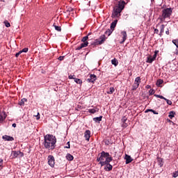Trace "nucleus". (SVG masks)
<instances>
[{"mask_svg":"<svg viewBox=\"0 0 178 178\" xmlns=\"http://www.w3.org/2000/svg\"><path fill=\"white\" fill-rule=\"evenodd\" d=\"M56 144V138L53 135L47 134L44 136V147L47 149H54Z\"/></svg>","mask_w":178,"mask_h":178,"instance_id":"nucleus-1","label":"nucleus"},{"mask_svg":"<svg viewBox=\"0 0 178 178\" xmlns=\"http://www.w3.org/2000/svg\"><path fill=\"white\" fill-rule=\"evenodd\" d=\"M124 5H126V2L124 1H122L121 2H119L118 6H115L113 8V13L111 15V17L113 19H116L118 17H120L122 13V10L124 9Z\"/></svg>","mask_w":178,"mask_h":178,"instance_id":"nucleus-2","label":"nucleus"},{"mask_svg":"<svg viewBox=\"0 0 178 178\" xmlns=\"http://www.w3.org/2000/svg\"><path fill=\"white\" fill-rule=\"evenodd\" d=\"M173 12V10L172 8H168L162 10V17L163 19H166L168 17H170L172 15V13Z\"/></svg>","mask_w":178,"mask_h":178,"instance_id":"nucleus-3","label":"nucleus"},{"mask_svg":"<svg viewBox=\"0 0 178 178\" xmlns=\"http://www.w3.org/2000/svg\"><path fill=\"white\" fill-rule=\"evenodd\" d=\"M113 161V158L112 157V156H111V154H108V156L106 157V160L104 161L99 162V165H101V166H105L106 163H111V162H112Z\"/></svg>","mask_w":178,"mask_h":178,"instance_id":"nucleus-4","label":"nucleus"},{"mask_svg":"<svg viewBox=\"0 0 178 178\" xmlns=\"http://www.w3.org/2000/svg\"><path fill=\"white\" fill-rule=\"evenodd\" d=\"M106 40V36L105 35H102L99 40H95V44L96 45H102L104 42H105V40Z\"/></svg>","mask_w":178,"mask_h":178,"instance_id":"nucleus-5","label":"nucleus"},{"mask_svg":"<svg viewBox=\"0 0 178 178\" xmlns=\"http://www.w3.org/2000/svg\"><path fill=\"white\" fill-rule=\"evenodd\" d=\"M48 159V165L51 166V168H54L55 166V157L52 155H49L47 158Z\"/></svg>","mask_w":178,"mask_h":178,"instance_id":"nucleus-6","label":"nucleus"},{"mask_svg":"<svg viewBox=\"0 0 178 178\" xmlns=\"http://www.w3.org/2000/svg\"><path fill=\"white\" fill-rule=\"evenodd\" d=\"M95 80H97V76L94 74H90L89 78L86 80V81H88V83H94L95 82Z\"/></svg>","mask_w":178,"mask_h":178,"instance_id":"nucleus-7","label":"nucleus"},{"mask_svg":"<svg viewBox=\"0 0 178 178\" xmlns=\"http://www.w3.org/2000/svg\"><path fill=\"white\" fill-rule=\"evenodd\" d=\"M121 34L122 35V40L120 42V44H124V41L127 40V33L125 31H123L121 32Z\"/></svg>","mask_w":178,"mask_h":178,"instance_id":"nucleus-8","label":"nucleus"},{"mask_svg":"<svg viewBox=\"0 0 178 178\" xmlns=\"http://www.w3.org/2000/svg\"><path fill=\"white\" fill-rule=\"evenodd\" d=\"M102 154H104V155L102 156V161L105 162V161H106V158H108V156H109V153L108 152H106L104 151H102L100 153V156H102Z\"/></svg>","mask_w":178,"mask_h":178,"instance_id":"nucleus-9","label":"nucleus"},{"mask_svg":"<svg viewBox=\"0 0 178 178\" xmlns=\"http://www.w3.org/2000/svg\"><path fill=\"white\" fill-rule=\"evenodd\" d=\"M5 119H6V113L5 112H0V124L3 123Z\"/></svg>","mask_w":178,"mask_h":178,"instance_id":"nucleus-10","label":"nucleus"},{"mask_svg":"<svg viewBox=\"0 0 178 178\" xmlns=\"http://www.w3.org/2000/svg\"><path fill=\"white\" fill-rule=\"evenodd\" d=\"M91 131L90 130H86L84 134V137L86 141H90V138L91 137Z\"/></svg>","mask_w":178,"mask_h":178,"instance_id":"nucleus-11","label":"nucleus"},{"mask_svg":"<svg viewBox=\"0 0 178 178\" xmlns=\"http://www.w3.org/2000/svg\"><path fill=\"white\" fill-rule=\"evenodd\" d=\"M105 165L104 170H106V172H111V170L113 169V166L111 165V163H106Z\"/></svg>","mask_w":178,"mask_h":178,"instance_id":"nucleus-12","label":"nucleus"},{"mask_svg":"<svg viewBox=\"0 0 178 178\" xmlns=\"http://www.w3.org/2000/svg\"><path fill=\"white\" fill-rule=\"evenodd\" d=\"M124 159L126 160V165H129V163L133 162V159H131V156H130L129 155L125 154Z\"/></svg>","mask_w":178,"mask_h":178,"instance_id":"nucleus-13","label":"nucleus"},{"mask_svg":"<svg viewBox=\"0 0 178 178\" xmlns=\"http://www.w3.org/2000/svg\"><path fill=\"white\" fill-rule=\"evenodd\" d=\"M3 140H5V141H13L15 138L10 136L5 135L2 136Z\"/></svg>","mask_w":178,"mask_h":178,"instance_id":"nucleus-14","label":"nucleus"},{"mask_svg":"<svg viewBox=\"0 0 178 178\" xmlns=\"http://www.w3.org/2000/svg\"><path fill=\"white\" fill-rule=\"evenodd\" d=\"M118 24V19L114 20L111 24V29L112 31L115 30V27H116V25Z\"/></svg>","mask_w":178,"mask_h":178,"instance_id":"nucleus-15","label":"nucleus"},{"mask_svg":"<svg viewBox=\"0 0 178 178\" xmlns=\"http://www.w3.org/2000/svg\"><path fill=\"white\" fill-rule=\"evenodd\" d=\"M99 111V108L95 107L94 108L88 109L89 113H97V112Z\"/></svg>","mask_w":178,"mask_h":178,"instance_id":"nucleus-16","label":"nucleus"},{"mask_svg":"<svg viewBox=\"0 0 178 178\" xmlns=\"http://www.w3.org/2000/svg\"><path fill=\"white\" fill-rule=\"evenodd\" d=\"M157 161H158V165L160 168H162V166H163V159H162V158H157Z\"/></svg>","mask_w":178,"mask_h":178,"instance_id":"nucleus-17","label":"nucleus"},{"mask_svg":"<svg viewBox=\"0 0 178 178\" xmlns=\"http://www.w3.org/2000/svg\"><path fill=\"white\" fill-rule=\"evenodd\" d=\"M160 33H159V35L160 37H162V35L163 34L164 31H165V25L162 24L160 27Z\"/></svg>","mask_w":178,"mask_h":178,"instance_id":"nucleus-18","label":"nucleus"},{"mask_svg":"<svg viewBox=\"0 0 178 178\" xmlns=\"http://www.w3.org/2000/svg\"><path fill=\"white\" fill-rule=\"evenodd\" d=\"M172 43L177 47L175 54L178 55V40H173Z\"/></svg>","mask_w":178,"mask_h":178,"instance_id":"nucleus-19","label":"nucleus"},{"mask_svg":"<svg viewBox=\"0 0 178 178\" xmlns=\"http://www.w3.org/2000/svg\"><path fill=\"white\" fill-rule=\"evenodd\" d=\"M24 102H27V99L26 98L22 99L19 102V105H20V106H24Z\"/></svg>","mask_w":178,"mask_h":178,"instance_id":"nucleus-20","label":"nucleus"},{"mask_svg":"<svg viewBox=\"0 0 178 178\" xmlns=\"http://www.w3.org/2000/svg\"><path fill=\"white\" fill-rule=\"evenodd\" d=\"M154 60H155L152 58V56H148L147 58L146 62H147V63H152L154 62Z\"/></svg>","mask_w":178,"mask_h":178,"instance_id":"nucleus-21","label":"nucleus"},{"mask_svg":"<svg viewBox=\"0 0 178 178\" xmlns=\"http://www.w3.org/2000/svg\"><path fill=\"white\" fill-rule=\"evenodd\" d=\"M93 120L95 122V123H98L102 120V116L94 118Z\"/></svg>","mask_w":178,"mask_h":178,"instance_id":"nucleus-22","label":"nucleus"},{"mask_svg":"<svg viewBox=\"0 0 178 178\" xmlns=\"http://www.w3.org/2000/svg\"><path fill=\"white\" fill-rule=\"evenodd\" d=\"M53 26L54 27V29L56 31H62V28H60V26H57L56 24L54 23L53 24Z\"/></svg>","mask_w":178,"mask_h":178,"instance_id":"nucleus-23","label":"nucleus"},{"mask_svg":"<svg viewBox=\"0 0 178 178\" xmlns=\"http://www.w3.org/2000/svg\"><path fill=\"white\" fill-rule=\"evenodd\" d=\"M91 35V33H89L86 36H84L81 41L82 42H87V40H88V36Z\"/></svg>","mask_w":178,"mask_h":178,"instance_id":"nucleus-24","label":"nucleus"},{"mask_svg":"<svg viewBox=\"0 0 178 178\" xmlns=\"http://www.w3.org/2000/svg\"><path fill=\"white\" fill-rule=\"evenodd\" d=\"M111 63H112V65H113L114 66H118V65H119V61H118V59L113 58V59L111 60Z\"/></svg>","mask_w":178,"mask_h":178,"instance_id":"nucleus-25","label":"nucleus"},{"mask_svg":"<svg viewBox=\"0 0 178 178\" xmlns=\"http://www.w3.org/2000/svg\"><path fill=\"white\" fill-rule=\"evenodd\" d=\"M140 83H141V78L140 76H138L135 79V84H138L140 86Z\"/></svg>","mask_w":178,"mask_h":178,"instance_id":"nucleus-26","label":"nucleus"},{"mask_svg":"<svg viewBox=\"0 0 178 178\" xmlns=\"http://www.w3.org/2000/svg\"><path fill=\"white\" fill-rule=\"evenodd\" d=\"M74 80V82L76 83V84H80V86L83 84V81H81V79H80L75 78Z\"/></svg>","mask_w":178,"mask_h":178,"instance_id":"nucleus-27","label":"nucleus"},{"mask_svg":"<svg viewBox=\"0 0 178 178\" xmlns=\"http://www.w3.org/2000/svg\"><path fill=\"white\" fill-rule=\"evenodd\" d=\"M175 115H176V113L175 111H170L169 113L168 117L170 118V119H173V118H175Z\"/></svg>","mask_w":178,"mask_h":178,"instance_id":"nucleus-28","label":"nucleus"},{"mask_svg":"<svg viewBox=\"0 0 178 178\" xmlns=\"http://www.w3.org/2000/svg\"><path fill=\"white\" fill-rule=\"evenodd\" d=\"M112 33H113V31H112V29H107L105 31L106 35H108V37H109V35H111V34H112Z\"/></svg>","mask_w":178,"mask_h":178,"instance_id":"nucleus-29","label":"nucleus"},{"mask_svg":"<svg viewBox=\"0 0 178 178\" xmlns=\"http://www.w3.org/2000/svg\"><path fill=\"white\" fill-rule=\"evenodd\" d=\"M66 158H67V161H73V159H74L73 156L70 154H67L66 156Z\"/></svg>","mask_w":178,"mask_h":178,"instance_id":"nucleus-30","label":"nucleus"},{"mask_svg":"<svg viewBox=\"0 0 178 178\" xmlns=\"http://www.w3.org/2000/svg\"><path fill=\"white\" fill-rule=\"evenodd\" d=\"M115 92V88L111 87L109 91L107 92V94H113Z\"/></svg>","mask_w":178,"mask_h":178,"instance_id":"nucleus-31","label":"nucleus"},{"mask_svg":"<svg viewBox=\"0 0 178 178\" xmlns=\"http://www.w3.org/2000/svg\"><path fill=\"white\" fill-rule=\"evenodd\" d=\"M88 42H83L81 44V48H86V47H88Z\"/></svg>","mask_w":178,"mask_h":178,"instance_id":"nucleus-32","label":"nucleus"},{"mask_svg":"<svg viewBox=\"0 0 178 178\" xmlns=\"http://www.w3.org/2000/svg\"><path fill=\"white\" fill-rule=\"evenodd\" d=\"M140 86V85H138V83L137 84V83H134V85H133V86H132V90H134V91H136V89L138 88V87H139Z\"/></svg>","mask_w":178,"mask_h":178,"instance_id":"nucleus-33","label":"nucleus"},{"mask_svg":"<svg viewBox=\"0 0 178 178\" xmlns=\"http://www.w3.org/2000/svg\"><path fill=\"white\" fill-rule=\"evenodd\" d=\"M163 80H162V79H159V80L157 81L156 85H157V86H161V84H163Z\"/></svg>","mask_w":178,"mask_h":178,"instance_id":"nucleus-34","label":"nucleus"},{"mask_svg":"<svg viewBox=\"0 0 178 178\" xmlns=\"http://www.w3.org/2000/svg\"><path fill=\"white\" fill-rule=\"evenodd\" d=\"M102 156H104V153L97 159V162H102Z\"/></svg>","mask_w":178,"mask_h":178,"instance_id":"nucleus-35","label":"nucleus"},{"mask_svg":"<svg viewBox=\"0 0 178 178\" xmlns=\"http://www.w3.org/2000/svg\"><path fill=\"white\" fill-rule=\"evenodd\" d=\"M154 94H155L154 89H150L149 91V95H154Z\"/></svg>","mask_w":178,"mask_h":178,"instance_id":"nucleus-36","label":"nucleus"},{"mask_svg":"<svg viewBox=\"0 0 178 178\" xmlns=\"http://www.w3.org/2000/svg\"><path fill=\"white\" fill-rule=\"evenodd\" d=\"M178 177V171L172 172V177L176 178Z\"/></svg>","mask_w":178,"mask_h":178,"instance_id":"nucleus-37","label":"nucleus"},{"mask_svg":"<svg viewBox=\"0 0 178 178\" xmlns=\"http://www.w3.org/2000/svg\"><path fill=\"white\" fill-rule=\"evenodd\" d=\"M4 24L6 27H10V23H9L8 21H4Z\"/></svg>","mask_w":178,"mask_h":178,"instance_id":"nucleus-38","label":"nucleus"},{"mask_svg":"<svg viewBox=\"0 0 178 178\" xmlns=\"http://www.w3.org/2000/svg\"><path fill=\"white\" fill-rule=\"evenodd\" d=\"M67 12H73L74 9L72 7H67Z\"/></svg>","mask_w":178,"mask_h":178,"instance_id":"nucleus-39","label":"nucleus"},{"mask_svg":"<svg viewBox=\"0 0 178 178\" xmlns=\"http://www.w3.org/2000/svg\"><path fill=\"white\" fill-rule=\"evenodd\" d=\"M164 101H166V103L168 104V105H172V101L168 99H165Z\"/></svg>","mask_w":178,"mask_h":178,"instance_id":"nucleus-40","label":"nucleus"},{"mask_svg":"<svg viewBox=\"0 0 178 178\" xmlns=\"http://www.w3.org/2000/svg\"><path fill=\"white\" fill-rule=\"evenodd\" d=\"M126 122H127V118L123 117V118H122V123H126Z\"/></svg>","mask_w":178,"mask_h":178,"instance_id":"nucleus-41","label":"nucleus"},{"mask_svg":"<svg viewBox=\"0 0 178 178\" xmlns=\"http://www.w3.org/2000/svg\"><path fill=\"white\" fill-rule=\"evenodd\" d=\"M21 52L23 54V52H29V48H24L22 50H21Z\"/></svg>","mask_w":178,"mask_h":178,"instance_id":"nucleus-42","label":"nucleus"},{"mask_svg":"<svg viewBox=\"0 0 178 178\" xmlns=\"http://www.w3.org/2000/svg\"><path fill=\"white\" fill-rule=\"evenodd\" d=\"M159 51H155V54H154V56H152V58L155 60V59H156V54H158Z\"/></svg>","mask_w":178,"mask_h":178,"instance_id":"nucleus-43","label":"nucleus"},{"mask_svg":"<svg viewBox=\"0 0 178 178\" xmlns=\"http://www.w3.org/2000/svg\"><path fill=\"white\" fill-rule=\"evenodd\" d=\"M68 77L70 79L72 80H74V79H76V76L74 75H70Z\"/></svg>","mask_w":178,"mask_h":178,"instance_id":"nucleus-44","label":"nucleus"},{"mask_svg":"<svg viewBox=\"0 0 178 178\" xmlns=\"http://www.w3.org/2000/svg\"><path fill=\"white\" fill-rule=\"evenodd\" d=\"M122 127H124V129H126V127H127V123H126V122H122Z\"/></svg>","mask_w":178,"mask_h":178,"instance_id":"nucleus-45","label":"nucleus"},{"mask_svg":"<svg viewBox=\"0 0 178 178\" xmlns=\"http://www.w3.org/2000/svg\"><path fill=\"white\" fill-rule=\"evenodd\" d=\"M21 54H22V51H19L18 53H17V54H15V57H16V58H19V56Z\"/></svg>","mask_w":178,"mask_h":178,"instance_id":"nucleus-46","label":"nucleus"},{"mask_svg":"<svg viewBox=\"0 0 178 178\" xmlns=\"http://www.w3.org/2000/svg\"><path fill=\"white\" fill-rule=\"evenodd\" d=\"M67 145L68 146H65L64 148H68V149L70 148V142H67Z\"/></svg>","mask_w":178,"mask_h":178,"instance_id":"nucleus-47","label":"nucleus"},{"mask_svg":"<svg viewBox=\"0 0 178 178\" xmlns=\"http://www.w3.org/2000/svg\"><path fill=\"white\" fill-rule=\"evenodd\" d=\"M63 59H65V56H63L58 57V60H63Z\"/></svg>","mask_w":178,"mask_h":178,"instance_id":"nucleus-48","label":"nucleus"},{"mask_svg":"<svg viewBox=\"0 0 178 178\" xmlns=\"http://www.w3.org/2000/svg\"><path fill=\"white\" fill-rule=\"evenodd\" d=\"M150 112H152L154 115H158V112L154 111L153 109L150 110Z\"/></svg>","mask_w":178,"mask_h":178,"instance_id":"nucleus-49","label":"nucleus"},{"mask_svg":"<svg viewBox=\"0 0 178 178\" xmlns=\"http://www.w3.org/2000/svg\"><path fill=\"white\" fill-rule=\"evenodd\" d=\"M159 33V30L158 29H154V33L158 34Z\"/></svg>","mask_w":178,"mask_h":178,"instance_id":"nucleus-50","label":"nucleus"},{"mask_svg":"<svg viewBox=\"0 0 178 178\" xmlns=\"http://www.w3.org/2000/svg\"><path fill=\"white\" fill-rule=\"evenodd\" d=\"M37 120H39L40 119V113H38V115H36Z\"/></svg>","mask_w":178,"mask_h":178,"instance_id":"nucleus-51","label":"nucleus"},{"mask_svg":"<svg viewBox=\"0 0 178 178\" xmlns=\"http://www.w3.org/2000/svg\"><path fill=\"white\" fill-rule=\"evenodd\" d=\"M83 47H81V46H79L77 48H76V51H80V49H81Z\"/></svg>","mask_w":178,"mask_h":178,"instance_id":"nucleus-52","label":"nucleus"},{"mask_svg":"<svg viewBox=\"0 0 178 178\" xmlns=\"http://www.w3.org/2000/svg\"><path fill=\"white\" fill-rule=\"evenodd\" d=\"M13 155H14V156H17L19 155V154H17V152H14Z\"/></svg>","mask_w":178,"mask_h":178,"instance_id":"nucleus-53","label":"nucleus"},{"mask_svg":"<svg viewBox=\"0 0 178 178\" xmlns=\"http://www.w3.org/2000/svg\"><path fill=\"white\" fill-rule=\"evenodd\" d=\"M161 99H165L166 98L165 97H164L163 96H162V95H160V97H159Z\"/></svg>","mask_w":178,"mask_h":178,"instance_id":"nucleus-54","label":"nucleus"},{"mask_svg":"<svg viewBox=\"0 0 178 178\" xmlns=\"http://www.w3.org/2000/svg\"><path fill=\"white\" fill-rule=\"evenodd\" d=\"M154 97H156V98H160L161 95H154Z\"/></svg>","mask_w":178,"mask_h":178,"instance_id":"nucleus-55","label":"nucleus"},{"mask_svg":"<svg viewBox=\"0 0 178 178\" xmlns=\"http://www.w3.org/2000/svg\"><path fill=\"white\" fill-rule=\"evenodd\" d=\"M165 34H167V35H169V29H167V31H165Z\"/></svg>","mask_w":178,"mask_h":178,"instance_id":"nucleus-56","label":"nucleus"},{"mask_svg":"<svg viewBox=\"0 0 178 178\" xmlns=\"http://www.w3.org/2000/svg\"><path fill=\"white\" fill-rule=\"evenodd\" d=\"M151 110H152V109H147V110L145 111V113H147V112H151Z\"/></svg>","mask_w":178,"mask_h":178,"instance_id":"nucleus-57","label":"nucleus"},{"mask_svg":"<svg viewBox=\"0 0 178 178\" xmlns=\"http://www.w3.org/2000/svg\"><path fill=\"white\" fill-rule=\"evenodd\" d=\"M2 165H3V163H0V170L2 169Z\"/></svg>","mask_w":178,"mask_h":178,"instance_id":"nucleus-58","label":"nucleus"},{"mask_svg":"<svg viewBox=\"0 0 178 178\" xmlns=\"http://www.w3.org/2000/svg\"><path fill=\"white\" fill-rule=\"evenodd\" d=\"M0 163H3V160L2 159H0Z\"/></svg>","mask_w":178,"mask_h":178,"instance_id":"nucleus-59","label":"nucleus"},{"mask_svg":"<svg viewBox=\"0 0 178 178\" xmlns=\"http://www.w3.org/2000/svg\"><path fill=\"white\" fill-rule=\"evenodd\" d=\"M146 88H151V86L149 85L146 86Z\"/></svg>","mask_w":178,"mask_h":178,"instance_id":"nucleus-60","label":"nucleus"},{"mask_svg":"<svg viewBox=\"0 0 178 178\" xmlns=\"http://www.w3.org/2000/svg\"><path fill=\"white\" fill-rule=\"evenodd\" d=\"M13 127H16V123L13 124Z\"/></svg>","mask_w":178,"mask_h":178,"instance_id":"nucleus-61","label":"nucleus"},{"mask_svg":"<svg viewBox=\"0 0 178 178\" xmlns=\"http://www.w3.org/2000/svg\"><path fill=\"white\" fill-rule=\"evenodd\" d=\"M152 2H154V0H151Z\"/></svg>","mask_w":178,"mask_h":178,"instance_id":"nucleus-62","label":"nucleus"}]
</instances>
